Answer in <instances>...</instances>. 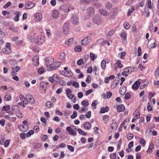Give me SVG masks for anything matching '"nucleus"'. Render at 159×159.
<instances>
[{"mask_svg": "<svg viewBox=\"0 0 159 159\" xmlns=\"http://www.w3.org/2000/svg\"><path fill=\"white\" fill-rule=\"evenodd\" d=\"M44 71V69L43 68H39L38 70V72L39 74H42Z\"/></svg>", "mask_w": 159, "mask_h": 159, "instance_id": "338daca9", "label": "nucleus"}, {"mask_svg": "<svg viewBox=\"0 0 159 159\" xmlns=\"http://www.w3.org/2000/svg\"><path fill=\"white\" fill-rule=\"evenodd\" d=\"M118 9L116 7L113 8L110 12L109 18L111 19H114L117 15Z\"/></svg>", "mask_w": 159, "mask_h": 159, "instance_id": "7ed1b4c3", "label": "nucleus"}, {"mask_svg": "<svg viewBox=\"0 0 159 159\" xmlns=\"http://www.w3.org/2000/svg\"><path fill=\"white\" fill-rule=\"evenodd\" d=\"M65 54L64 52H61L60 53V60H61L62 62L65 61Z\"/></svg>", "mask_w": 159, "mask_h": 159, "instance_id": "c9c22d12", "label": "nucleus"}, {"mask_svg": "<svg viewBox=\"0 0 159 159\" xmlns=\"http://www.w3.org/2000/svg\"><path fill=\"white\" fill-rule=\"evenodd\" d=\"M82 47L80 45L76 46L74 48V50L78 52H80L82 51Z\"/></svg>", "mask_w": 159, "mask_h": 159, "instance_id": "58836bf2", "label": "nucleus"}, {"mask_svg": "<svg viewBox=\"0 0 159 159\" xmlns=\"http://www.w3.org/2000/svg\"><path fill=\"white\" fill-rule=\"evenodd\" d=\"M126 91V88L124 86H121L119 89V93L121 95H123Z\"/></svg>", "mask_w": 159, "mask_h": 159, "instance_id": "aec40b11", "label": "nucleus"}, {"mask_svg": "<svg viewBox=\"0 0 159 159\" xmlns=\"http://www.w3.org/2000/svg\"><path fill=\"white\" fill-rule=\"evenodd\" d=\"M99 12L101 15L104 16H107L108 14V13L105 9H100L99 10Z\"/></svg>", "mask_w": 159, "mask_h": 159, "instance_id": "a878e982", "label": "nucleus"}, {"mask_svg": "<svg viewBox=\"0 0 159 159\" xmlns=\"http://www.w3.org/2000/svg\"><path fill=\"white\" fill-rule=\"evenodd\" d=\"M77 131L80 134L82 135L85 136L87 134V133L85 132L81 129L79 128L77 129Z\"/></svg>", "mask_w": 159, "mask_h": 159, "instance_id": "7c9ffc66", "label": "nucleus"}, {"mask_svg": "<svg viewBox=\"0 0 159 159\" xmlns=\"http://www.w3.org/2000/svg\"><path fill=\"white\" fill-rule=\"evenodd\" d=\"M155 74L156 76H159V66L157 67V69L156 70Z\"/></svg>", "mask_w": 159, "mask_h": 159, "instance_id": "774afa93", "label": "nucleus"}, {"mask_svg": "<svg viewBox=\"0 0 159 159\" xmlns=\"http://www.w3.org/2000/svg\"><path fill=\"white\" fill-rule=\"evenodd\" d=\"M87 13L89 15H93L94 13V9L92 7H90L88 8L87 10Z\"/></svg>", "mask_w": 159, "mask_h": 159, "instance_id": "a211bd4d", "label": "nucleus"}, {"mask_svg": "<svg viewBox=\"0 0 159 159\" xmlns=\"http://www.w3.org/2000/svg\"><path fill=\"white\" fill-rule=\"evenodd\" d=\"M121 63V61L120 60H117L116 63L114 64V65L117 66L118 67L120 68H121L123 67V65Z\"/></svg>", "mask_w": 159, "mask_h": 159, "instance_id": "c85d7f7f", "label": "nucleus"}, {"mask_svg": "<svg viewBox=\"0 0 159 159\" xmlns=\"http://www.w3.org/2000/svg\"><path fill=\"white\" fill-rule=\"evenodd\" d=\"M11 4V2H8L3 6V7L5 9H6L9 7Z\"/></svg>", "mask_w": 159, "mask_h": 159, "instance_id": "680f3d73", "label": "nucleus"}, {"mask_svg": "<svg viewBox=\"0 0 159 159\" xmlns=\"http://www.w3.org/2000/svg\"><path fill=\"white\" fill-rule=\"evenodd\" d=\"M91 77L89 75H88L86 79L85 80L86 82L88 84L91 81Z\"/></svg>", "mask_w": 159, "mask_h": 159, "instance_id": "e2e57ef3", "label": "nucleus"}, {"mask_svg": "<svg viewBox=\"0 0 159 159\" xmlns=\"http://www.w3.org/2000/svg\"><path fill=\"white\" fill-rule=\"evenodd\" d=\"M131 95L129 93H126L125 96V99L126 100H128L130 98Z\"/></svg>", "mask_w": 159, "mask_h": 159, "instance_id": "6e6d98bb", "label": "nucleus"}, {"mask_svg": "<svg viewBox=\"0 0 159 159\" xmlns=\"http://www.w3.org/2000/svg\"><path fill=\"white\" fill-rule=\"evenodd\" d=\"M118 84V83H115V82H113L111 85V88L112 89H114L115 88H116L117 85Z\"/></svg>", "mask_w": 159, "mask_h": 159, "instance_id": "13d9d810", "label": "nucleus"}, {"mask_svg": "<svg viewBox=\"0 0 159 159\" xmlns=\"http://www.w3.org/2000/svg\"><path fill=\"white\" fill-rule=\"evenodd\" d=\"M73 38H72L66 40L65 42V44L67 45H69L70 43L73 41Z\"/></svg>", "mask_w": 159, "mask_h": 159, "instance_id": "3c124183", "label": "nucleus"}, {"mask_svg": "<svg viewBox=\"0 0 159 159\" xmlns=\"http://www.w3.org/2000/svg\"><path fill=\"white\" fill-rule=\"evenodd\" d=\"M48 84L46 82L41 81L40 83V87L42 89H43L45 91L46 90Z\"/></svg>", "mask_w": 159, "mask_h": 159, "instance_id": "dca6fc26", "label": "nucleus"}, {"mask_svg": "<svg viewBox=\"0 0 159 159\" xmlns=\"http://www.w3.org/2000/svg\"><path fill=\"white\" fill-rule=\"evenodd\" d=\"M71 113V112L70 111L67 110H65L64 111V115L65 116L66 118H68V115Z\"/></svg>", "mask_w": 159, "mask_h": 159, "instance_id": "4c0bfd02", "label": "nucleus"}, {"mask_svg": "<svg viewBox=\"0 0 159 159\" xmlns=\"http://www.w3.org/2000/svg\"><path fill=\"white\" fill-rule=\"evenodd\" d=\"M61 74L64 76L70 77L72 76L73 74L71 70L62 71Z\"/></svg>", "mask_w": 159, "mask_h": 159, "instance_id": "0eeeda50", "label": "nucleus"}, {"mask_svg": "<svg viewBox=\"0 0 159 159\" xmlns=\"http://www.w3.org/2000/svg\"><path fill=\"white\" fill-rule=\"evenodd\" d=\"M36 42L38 45L41 44L44 42V37L41 35L38 36L36 39Z\"/></svg>", "mask_w": 159, "mask_h": 159, "instance_id": "423d86ee", "label": "nucleus"}, {"mask_svg": "<svg viewBox=\"0 0 159 159\" xmlns=\"http://www.w3.org/2000/svg\"><path fill=\"white\" fill-rule=\"evenodd\" d=\"M10 108V106L8 105H5L2 107L3 111H8Z\"/></svg>", "mask_w": 159, "mask_h": 159, "instance_id": "37998d69", "label": "nucleus"}, {"mask_svg": "<svg viewBox=\"0 0 159 159\" xmlns=\"http://www.w3.org/2000/svg\"><path fill=\"white\" fill-rule=\"evenodd\" d=\"M46 105L48 108H50L53 106V104L50 101H48L46 103Z\"/></svg>", "mask_w": 159, "mask_h": 159, "instance_id": "79ce46f5", "label": "nucleus"}, {"mask_svg": "<svg viewBox=\"0 0 159 159\" xmlns=\"http://www.w3.org/2000/svg\"><path fill=\"white\" fill-rule=\"evenodd\" d=\"M154 148V145L150 144L149 146V148L148 149L147 152L148 153H151L152 152V149Z\"/></svg>", "mask_w": 159, "mask_h": 159, "instance_id": "a19ab883", "label": "nucleus"}, {"mask_svg": "<svg viewBox=\"0 0 159 159\" xmlns=\"http://www.w3.org/2000/svg\"><path fill=\"white\" fill-rule=\"evenodd\" d=\"M9 29L15 33H17L18 32V29L16 27L11 26L10 27Z\"/></svg>", "mask_w": 159, "mask_h": 159, "instance_id": "49530a36", "label": "nucleus"}, {"mask_svg": "<svg viewBox=\"0 0 159 159\" xmlns=\"http://www.w3.org/2000/svg\"><path fill=\"white\" fill-rule=\"evenodd\" d=\"M79 18L76 15L73 14L71 18V22L74 25H77L79 23Z\"/></svg>", "mask_w": 159, "mask_h": 159, "instance_id": "39448f33", "label": "nucleus"}, {"mask_svg": "<svg viewBox=\"0 0 159 159\" xmlns=\"http://www.w3.org/2000/svg\"><path fill=\"white\" fill-rule=\"evenodd\" d=\"M140 84L139 81L137 80L134 84L132 86V88L134 90H137Z\"/></svg>", "mask_w": 159, "mask_h": 159, "instance_id": "4468645a", "label": "nucleus"}, {"mask_svg": "<svg viewBox=\"0 0 159 159\" xmlns=\"http://www.w3.org/2000/svg\"><path fill=\"white\" fill-rule=\"evenodd\" d=\"M16 14V16L14 18V20L15 21H18L19 20V17L20 16V13L19 12L16 11L15 12Z\"/></svg>", "mask_w": 159, "mask_h": 159, "instance_id": "2f4dec72", "label": "nucleus"}, {"mask_svg": "<svg viewBox=\"0 0 159 159\" xmlns=\"http://www.w3.org/2000/svg\"><path fill=\"white\" fill-rule=\"evenodd\" d=\"M120 54V58L123 59L126 54V53L125 52H122L120 53L119 54V55Z\"/></svg>", "mask_w": 159, "mask_h": 159, "instance_id": "4d7b16f0", "label": "nucleus"}, {"mask_svg": "<svg viewBox=\"0 0 159 159\" xmlns=\"http://www.w3.org/2000/svg\"><path fill=\"white\" fill-rule=\"evenodd\" d=\"M91 111H89L87 112L85 115V116L88 118H89L91 116Z\"/></svg>", "mask_w": 159, "mask_h": 159, "instance_id": "69168bd1", "label": "nucleus"}, {"mask_svg": "<svg viewBox=\"0 0 159 159\" xmlns=\"http://www.w3.org/2000/svg\"><path fill=\"white\" fill-rule=\"evenodd\" d=\"M131 69V66L128 67L124 69L123 70H125L126 73L130 74L132 72V70Z\"/></svg>", "mask_w": 159, "mask_h": 159, "instance_id": "f704fd0d", "label": "nucleus"}, {"mask_svg": "<svg viewBox=\"0 0 159 159\" xmlns=\"http://www.w3.org/2000/svg\"><path fill=\"white\" fill-rule=\"evenodd\" d=\"M69 25L68 23H64L62 28L63 33L66 35L69 31Z\"/></svg>", "mask_w": 159, "mask_h": 159, "instance_id": "20e7f679", "label": "nucleus"}, {"mask_svg": "<svg viewBox=\"0 0 159 159\" xmlns=\"http://www.w3.org/2000/svg\"><path fill=\"white\" fill-rule=\"evenodd\" d=\"M59 16V13L57 10H54L52 11V17L54 19L57 18Z\"/></svg>", "mask_w": 159, "mask_h": 159, "instance_id": "6ab92c4d", "label": "nucleus"}, {"mask_svg": "<svg viewBox=\"0 0 159 159\" xmlns=\"http://www.w3.org/2000/svg\"><path fill=\"white\" fill-rule=\"evenodd\" d=\"M112 5L111 3L108 2L106 3L105 5L106 7L108 9L110 10L112 7Z\"/></svg>", "mask_w": 159, "mask_h": 159, "instance_id": "de8ad7c7", "label": "nucleus"}, {"mask_svg": "<svg viewBox=\"0 0 159 159\" xmlns=\"http://www.w3.org/2000/svg\"><path fill=\"white\" fill-rule=\"evenodd\" d=\"M121 38L123 40H125L126 39V34L125 32H121L120 34Z\"/></svg>", "mask_w": 159, "mask_h": 159, "instance_id": "ea45409f", "label": "nucleus"}, {"mask_svg": "<svg viewBox=\"0 0 159 159\" xmlns=\"http://www.w3.org/2000/svg\"><path fill=\"white\" fill-rule=\"evenodd\" d=\"M106 62L104 60H103L101 63V67L102 68L104 69L106 67Z\"/></svg>", "mask_w": 159, "mask_h": 159, "instance_id": "8fccbe9b", "label": "nucleus"}, {"mask_svg": "<svg viewBox=\"0 0 159 159\" xmlns=\"http://www.w3.org/2000/svg\"><path fill=\"white\" fill-rule=\"evenodd\" d=\"M4 99L6 101H10L11 99V97L10 95L7 94L4 97Z\"/></svg>", "mask_w": 159, "mask_h": 159, "instance_id": "864d4df0", "label": "nucleus"}, {"mask_svg": "<svg viewBox=\"0 0 159 159\" xmlns=\"http://www.w3.org/2000/svg\"><path fill=\"white\" fill-rule=\"evenodd\" d=\"M34 16L36 20L40 21L42 18V16L39 13H36L34 15Z\"/></svg>", "mask_w": 159, "mask_h": 159, "instance_id": "393cba45", "label": "nucleus"}, {"mask_svg": "<svg viewBox=\"0 0 159 159\" xmlns=\"http://www.w3.org/2000/svg\"><path fill=\"white\" fill-rule=\"evenodd\" d=\"M124 26L126 30H128L130 28V25L128 22H125L124 24Z\"/></svg>", "mask_w": 159, "mask_h": 159, "instance_id": "09e8293b", "label": "nucleus"}, {"mask_svg": "<svg viewBox=\"0 0 159 159\" xmlns=\"http://www.w3.org/2000/svg\"><path fill=\"white\" fill-rule=\"evenodd\" d=\"M66 130L67 131L70 135H72L74 136L76 134V131L72 129L70 126H68L66 128Z\"/></svg>", "mask_w": 159, "mask_h": 159, "instance_id": "ddd939ff", "label": "nucleus"}, {"mask_svg": "<svg viewBox=\"0 0 159 159\" xmlns=\"http://www.w3.org/2000/svg\"><path fill=\"white\" fill-rule=\"evenodd\" d=\"M34 3L30 1L27 2L25 5V8L26 9H30L34 6Z\"/></svg>", "mask_w": 159, "mask_h": 159, "instance_id": "9b49d317", "label": "nucleus"}, {"mask_svg": "<svg viewBox=\"0 0 159 159\" xmlns=\"http://www.w3.org/2000/svg\"><path fill=\"white\" fill-rule=\"evenodd\" d=\"M53 64L52 66L55 67L54 68H55V69H54V70L57 69L60 66V63L59 61H56L55 62L54 61Z\"/></svg>", "mask_w": 159, "mask_h": 159, "instance_id": "c756f323", "label": "nucleus"}, {"mask_svg": "<svg viewBox=\"0 0 159 159\" xmlns=\"http://www.w3.org/2000/svg\"><path fill=\"white\" fill-rule=\"evenodd\" d=\"M60 9L65 12H68L70 11L69 5L68 4H63L60 7Z\"/></svg>", "mask_w": 159, "mask_h": 159, "instance_id": "1a4fd4ad", "label": "nucleus"}, {"mask_svg": "<svg viewBox=\"0 0 159 159\" xmlns=\"http://www.w3.org/2000/svg\"><path fill=\"white\" fill-rule=\"evenodd\" d=\"M20 66H16L15 68H12L11 69V75L12 76H13L14 75V74L16 72L19 71L20 70Z\"/></svg>", "mask_w": 159, "mask_h": 159, "instance_id": "2eb2a0df", "label": "nucleus"}, {"mask_svg": "<svg viewBox=\"0 0 159 159\" xmlns=\"http://www.w3.org/2000/svg\"><path fill=\"white\" fill-rule=\"evenodd\" d=\"M32 61L34 65L35 66H37L39 64V57L38 56L36 55L34 56L32 59Z\"/></svg>", "mask_w": 159, "mask_h": 159, "instance_id": "9d476101", "label": "nucleus"}, {"mask_svg": "<svg viewBox=\"0 0 159 159\" xmlns=\"http://www.w3.org/2000/svg\"><path fill=\"white\" fill-rule=\"evenodd\" d=\"M26 98L27 100H28L30 103H34V100L32 96H27Z\"/></svg>", "mask_w": 159, "mask_h": 159, "instance_id": "bb28decb", "label": "nucleus"}, {"mask_svg": "<svg viewBox=\"0 0 159 159\" xmlns=\"http://www.w3.org/2000/svg\"><path fill=\"white\" fill-rule=\"evenodd\" d=\"M6 47L8 50L7 51V50H5V51L4 52L6 53H10L11 52V50L10 48V47H11L10 44V43H7L6 44Z\"/></svg>", "mask_w": 159, "mask_h": 159, "instance_id": "5701e85b", "label": "nucleus"}, {"mask_svg": "<svg viewBox=\"0 0 159 159\" xmlns=\"http://www.w3.org/2000/svg\"><path fill=\"white\" fill-rule=\"evenodd\" d=\"M125 108V107L123 104L118 105L117 106V111L118 112L124 111Z\"/></svg>", "mask_w": 159, "mask_h": 159, "instance_id": "f3484780", "label": "nucleus"}, {"mask_svg": "<svg viewBox=\"0 0 159 159\" xmlns=\"http://www.w3.org/2000/svg\"><path fill=\"white\" fill-rule=\"evenodd\" d=\"M89 40V37H86L84 38L81 42V44L82 45L86 46L88 43V40Z\"/></svg>", "mask_w": 159, "mask_h": 159, "instance_id": "4be33fe9", "label": "nucleus"}, {"mask_svg": "<svg viewBox=\"0 0 159 159\" xmlns=\"http://www.w3.org/2000/svg\"><path fill=\"white\" fill-rule=\"evenodd\" d=\"M81 105L84 107H88L89 105V103L88 100H83L81 102Z\"/></svg>", "mask_w": 159, "mask_h": 159, "instance_id": "473e14b6", "label": "nucleus"}, {"mask_svg": "<svg viewBox=\"0 0 159 159\" xmlns=\"http://www.w3.org/2000/svg\"><path fill=\"white\" fill-rule=\"evenodd\" d=\"M67 146L68 149L71 152H73L74 151V148L73 147L68 145H67Z\"/></svg>", "mask_w": 159, "mask_h": 159, "instance_id": "0e129e2a", "label": "nucleus"}, {"mask_svg": "<svg viewBox=\"0 0 159 159\" xmlns=\"http://www.w3.org/2000/svg\"><path fill=\"white\" fill-rule=\"evenodd\" d=\"M92 20L94 23L97 25H100L102 22V17L98 15L93 16L92 18Z\"/></svg>", "mask_w": 159, "mask_h": 159, "instance_id": "f257e3e1", "label": "nucleus"}, {"mask_svg": "<svg viewBox=\"0 0 159 159\" xmlns=\"http://www.w3.org/2000/svg\"><path fill=\"white\" fill-rule=\"evenodd\" d=\"M146 143V141L143 138H141L140 139V143L143 145V146H145Z\"/></svg>", "mask_w": 159, "mask_h": 159, "instance_id": "603ef678", "label": "nucleus"}, {"mask_svg": "<svg viewBox=\"0 0 159 159\" xmlns=\"http://www.w3.org/2000/svg\"><path fill=\"white\" fill-rule=\"evenodd\" d=\"M98 104L97 100H94L93 101L91 104V106L94 109H95L96 108V105Z\"/></svg>", "mask_w": 159, "mask_h": 159, "instance_id": "e433bc0d", "label": "nucleus"}, {"mask_svg": "<svg viewBox=\"0 0 159 159\" xmlns=\"http://www.w3.org/2000/svg\"><path fill=\"white\" fill-rule=\"evenodd\" d=\"M134 135L131 133H128L127 135V138L129 140H131L133 138Z\"/></svg>", "mask_w": 159, "mask_h": 159, "instance_id": "c03bdc74", "label": "nucleus"}, {"mask_svg": "<svg viewBox=\"0 0 159 159\" xmlns=\"http://www.w3.org/2000/svg\"><path fill=\"white\" fill-rule=\"evenodd\" d=\"M83 60L82 58L79 59L77 61V64L79 66L81 65L83 63Z\"/></svg>", "mask_w": 159, "mask_h": 159, "instance_id": "052dcab7", "label": "nucleus"}, {"mask_svg": "<svg viewBox=\"0 0 159 159\" xmlns=\"http://www.w3.org/2000/svg\"><path fill=\"white\" fill-rule=\"evenodd\" d=\"M11 110H13L15 112L19 111V107L18 105H13L11 107Z\"/></svg>", "mask_w": 159, "mask_h": 159, "instance_id": "cd10ccee", "label": "nucleus"}, {"mask_svg": "<svg viewBox=\"0 0 159 159\" xmlns=\"http://www.w3.org/2000/svg\"><path fill=\"white\" fill-rule=\"evenodd\" d=\"M109 108L108 106H106L105 108L103 107L101 108L100 111V113H103L109 111Z\"/></svg>", "mask_w": 159, "mask_h": 159, "instance_id": "412c9836", "label": "nucleus"}, {"mask_svg": "<svg viewBox=\"0 0 159 159\" xmlns=\"http://www.w3.org/2000/svg\"><path fill=\"white\" fill-rule=\"evenodd\" d=\"M34 132L33 130H29L26 134V136L27 137H30L31 135L34 134Z\"/></svg>", "mask_w": 159, "mask_h": 159, "instance_id": "a18cd8bd", "label": "nucleus"}, {"mask_svg": "<svg viewBox=\"0 0 159 159\" xmlns=\"http://www.w3.org/2000/svg\"><path fill=\"white\" fill-rule=\"evenodd\" d=\"M54 62V59L50 58L48 60L47 62L49 64H46L45 66H46L47 69L48 71H50L54 70L55 68L52 66L53 63Z\"/></svg>", "mask_w": 159, "mask_h": 159, "instance_id": "f03ea898", "label": "nucleus"}, {"mask_svg": "<svg viewBox=\"0 0 159 159\" xmlns=\"http://www.w3.org/2000/svg\"><path fill=\"white\" fill-rule=\"evenodd\" d=\"M151 41L152 42V43H151V44L150 45H149V41H148L147 44L148 48L149 49H151L152 48H155L157 46V45H155L156 42L155 39H151Z\"/></svg>", "mask_w": 159, "mask_h": 159, "instance_id": "6e6552de", "label": "nucleus"}, {"mask_svg": "<svg viewBox=\"0 0 159 159\" xmlns=\"http://www.w3.org/2000/svg\"><path fill=\"white\" fill-rule=\"evenodd\" d=\"M80 3L82 4H88L90 3V0H80Z\"/></svg>", "mask_w": 159, "mask_h": 159, "instance_id": "72a5a7b5", "label": "nucleus"}, {"mask_svg": "<svg viewBox=\"0 0 159 159\" xmlns=\"http://www.w3.org/2000/svg\"><path fill=\"white\" fill-rule=\"evenodd\" d=\"M84 127L87 129H90L91 127V124L89 122H86L84 124Z\"/></svg>", "mask_w": 159, "mask_h": 159, "instance_id": "b1692460", "label": "nucleus"}, {"mask_svg": "<svg viewBox=\"0 0 159 159\" xmlns=\"http://www.w3.org/2000/svg\"><path fill=\"white\" fill-rule=\"evenodd\" d=\"M77 113L76 111H73V114L71 116V118L72 119L75 118L77 116Z\"/></svg>", "mask_w": 159, "mask_h": 159, "instance_id": "bf43d9fd", "label": "nucleus"}, {"mask_svg": "<svg viewBox=\"0 0 159 159\" xmlns=\"http://www.w3.org/2000/svg\"><path fill=\"white\" fill-rule=\"evenodd\" d=\"M18 127L21 131L23 132L27 131L29 129L27 125H22L20 126L18 125Z\"/></svg>", "mask_w": 159, "mask_h": 159, "instance_id": "f8f14e48", "label": "nucleus"}, {"mask_svg": "<svg viewBox=\"0 0 159 159\" xmlns=\"http://www.w3.org/2000/svg\"><path fill=\"white\" fill-rule=\"evenodd\" d=\"M16 116L19 118H22L23 116V115L19 111L16 112Z\"/></svg>", "mask_w": 159, "mask_h": 159, "instance_id": "5fc2aeb1", "label": "nucleus"}]
</instances>
